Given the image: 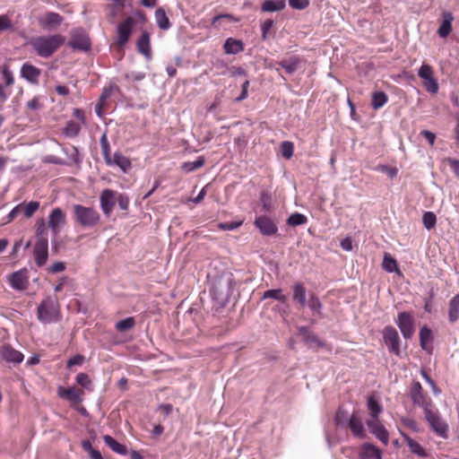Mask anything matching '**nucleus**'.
Listing matches in <instances>:
<instances>
[{
	"label": "nucleus",
	"instance_id": "8",
	"mask_svg": "<svg viewBox=\"0 0 459 459\" xmlns=\"http://www.w3.org/2000/svg\"><path fill=\"white\" fill-rule=\"evenodd\" d=\"M383 339L385 343L388 347L390 353H394L396 356H400V337L398 332L394 326L388 325L383 329Z\"/></svg>",
	"mask_w": 459,
	"mask_h": 459
},
{
	"label": "nucleus",
	"instance_id": "6",
	"mask_svg": "<svg viewBox=\"0 0 459 459\" xmlns=\"http://www.w3.org/2000/svg\"><path fill=\"white\" fill-rule=\"evenodd\" d=\"M135 22L133 17H127L117 25L116 48L121 52V55H124V47L130 39Z\"/></svg>",
	"mask_w": 459,
	"mask_h": 459
},
{
	"label": "nucleus",
	"instance_id": "10",
	"mask_svg": "<svg viewBox=\"0 0 459 459\" xmlns=\"http://www.w3.org/2000/svg\"><path fill=\"white\" fill-rule=\"evenodd\" d=\"M33 256L38 267L46 264L48 259V239L36 240L33 247Z\"/></svg>",
	"mask_w": 459,
	"mask_h": 459
},
{
	"label": "nucleus",
	"instance_id": "21",
	"mask_svg": "<svg viewBox=\"0 0 459 459\" xmlns=\"http://www.w3.org/2000/svg\"><path fill=\"white\" fill-rule=\"evenodd\" d=\"M359 459H382V451L376 446L365 443L360 446Z\"/></svg>",
	"mask_w": 459,
	"mask_h": 459
},
{
	"label": "nucleus",
	"instance_id": "46",
	"mask_svg": "<svg viewBox=\"0 0 459 459\" xmlns=\"http://www.w3.org/2000/svg\"><path fill=\"white\" fill-rule=\"evenodd\" d=\"M205 160L204 157H198L195 161L185 162L182 166L183 169L186 172H191L202 168L204 165Z\"/></svg>",
	"mask_w": 459,
	"mask_h": 459
},
{
	"label": "nucleus",
	"instance_id": "27",
	"mask_svg": "<svg viewBox=\"0 0 459 459\" xmlns=\"http://www.w3.org/2000/svg\"><path fill=\"white\" fill-rule=\"evenodd\" d=\"M293 290V300L297 302L300 307H304L307 305L306 294L307 290L302 282H296L292 286Z\"/></svg>",
	"mask_w": 459,
	"mask_h": 459
},
{
	"label": "nucleus",
	"instance_id": "19",
	"mask_svg": "<svg viewBox=\"0 0 459 459\" xmlns=\"http://www.w3.org/2000/svg\"><path fill=\"white\" fill-rule=\"evenodd\" d=\"M0 355L2 359L11 363H21L24 359L23 354L10 344H4L1 347Z\"/></svg>",
	"mask_w": 459,
	"mask_h": 459
},
{
	"label": "nucleus",
	"instance_id": "22",
	"mask_svg": "<svg viewBox=\"0 0 459 459\" xmlns=\"http://www.w3.org/2000/svg\"><path fill=\"white\" fill-rule=\"evenodd\" d=\"M136 48L139 53L143 55L146 58H151V37L147 31H143L136 42Z\"/></svg>",
	"mask_w": 459,
	"mask_h": 459
},
{
	"label": "nucleus",
	"instance_id": "39",
	"mask_svg": "<svg viewBox=\"0 0 459 459\" xmlns=\"http://www.w3.org/2000/svg\"><path fill=\"white\" fill-rule=\"evenodd\" d=\"M155 19L158 26L161 30H168L170 28V22L162 8H159L155 12Z\"/></svg>",
	"mask_w": 459,
	"mask_h": 459
},
{
	"label": "nucleus",
	"instance_id": "30",
	"mask_svg": "<svg viewBox=\"0 0 459 459\" xmlns=\"http://www.w3.org/2000/svg\"><path fill=\"white\" fill-rule=\"evenodd\" d=\"M401 434L411 453L421 457H426L428 455L425 449L420 446V443L412 439L405 433L401 432Z\"/></svg>",
	"mask_w": 459,
	"mask_h": 459
},
{
	"label": "nucleus",
	"instance_id": "62",
	"mask_svg": "<svg viewBox=\"0 0 459 459\" xmlns=\"http://www.w3.org/2000/svg\"><path fill=\"white\" fill-rule=\"evenodd\" d=\"M420 134L429 143L431 146L434 145L436 140V134L429 130H422Z\"/></svg>",
	"mask_w": 459,
	"mask_h": 459
},
{
	"label": "nucleus",
	"instance_id": "1",
	"mask_svg": "<svg viewBox=\"0 0 459 459\" xmlns=\"http://www.w3.org/2000/svg\"><path fill=\"white\" fill-rule=\"evenodd\" d=\"M65 41L61 34L38 36L32 38L30 45L39 56L48 58L51 56Z\"/></svg>",
	"mask_w": 459,
	"mask_h": 459
},
{
	"label": "nucleus",
	"instance_id": "51",
	"mask_svg": "<svg viewBox=\"0 0 459 459\" xmlns=\"http://www.w3.org/2000/svg\"><path fill=\"white\" fill-rule=\"evenodd\" d=\"M2 74L4 80L5 86L9 87L14 83V77L12 71L9 68V65H4L2 68Z\"/></svg>",
	"mask_w": 459,
	"mask_h": 459
},
{
	"label": "nucleus",
	"instance_id": "61",
	"mask_svg": "<svg viewBox=\"0 0 459 459\" xmlns=\"http://www.w3.org/2000/svg\"><path fill=\"white\" fill-rule=\"evenodd\" d=\"M447 162L454 174L459 178V160L452 158L447 159Z\"/></svg>",
	"mask_w": 459,
	"mask_h": 459
},
{
	"label": "nucleus",
	"instance_id": "13",
	"mask_svg": "<svg viewBox=\"0 0 459 459\" xmlns=\"http://www.w3.org/2000/svg\"><path fill=\"white\" fill-rule=\"evenodd\" d=\"M255 225L260 230V232L265 236H273L276 234L278 230L277 225L270 217L266 215H261L256 217L255 221Z\"/></svg>",
	"mask_w": 459,
	"mask_h": 459
},
{
	"label": "nucleus",
	"instance_id": "41",
	"mask_svg": "<svg viewBox=\"0 0 459 459\" xmlns=\"http://www.w3.org/2000/svg\"><path fill=\"white\" fill-rule=\"evenodd\" d=\"M307 305L314 313H316L318 316H321L323 304L320 301L319 298L315 293H311L309 295V299L307 301Z\"/></svg>",
	"mask_w": 459,
	"mask_h": 459
},
{
	"label": "nucleus",
	"instance_id": "38",
	"mask_svg": "<svg viewBox=\"0 0 459 459\" xmlns=\"http://www.w3.org/2000/svg\"><path fill=\"white\" fill-rule=\"evenodd\" d=\"M388 101V96L384 91L372 93L371 106L374 109L381 108Z\"/></svg>",
	"mask_w": 459,
	"mask_h": 459
},
{
	"label": "nucleus",
	"instance_id": "57",
	"mask_svg": "<svg viewBox=\"0 0 459 459\" xmlns=\"http://www.w3.org/2000/svg\"><path fill=\"white\" fill-rule=\"evenodd\" d=\"M273 25V21L270 20V19L264 21L262 23L261 30H262V37H263L264 39H266L267 33L272 29Z\"/></svg>",
	"mask_w": 459,
	"mask_h": 459
},
{
	"label": "nucleus",
	"instance_id": "60",
	"mask_svg": "<svg viewBox=\"0 0 459 459\" xmlns=\"http://www.w3.org/2000/svg\"><path fill=\"white\" fill-rule=\"evenodd\" d=\"M84 357L81 354H77L67 361V367L71 368L74 365H82L83 363Z\"/></svg>",
	"mask_w": 459,
	"mask_h": 459
},
{
	"label": "nucleus",
	"instance_id": "31",
	"mask_svg": "<svg viewBox=\"0 0 459 459\" xmlns=\"http://www.w3.org/2000/svg\"><path fill=\"white\" fill-rule=\"evenodd\" d=\"M459 319V294L453 297L448 304V320L454 324Z\"/></svg>",
	"mask_w": 459,
	"mask_h": 459
},
{
	"label": "nucleus",
	"instance_id": "16",
	"mask_svg": "<svg viewBox=\"0 0 459 459\" xmlns=\"http://www.w3.org/2000/svg\"><path fill=\"white\" fill-rule=\"evenodd\" d=\"M65 223V213L61 208H55L52 210L48 216V225L54 233L57 235L60 231V227Z\"/></svg>",
	"mask_w": 459,
	"mask_h": 459
},
{
	"label": "nucleus",
	"instance_id": "11",
	"mask_svg": "<svg viewBox=\"0 0 459 459\" xmlns=\"http://www.w3.org/2000/svg\"><path fill=\"white\" fill-rule=\"evenodd\" d=\"M367 425L370 433H372L377 439H379L385 446L388 444L389 434L385 426L381 423L379 419H369L367 420Z\"/></svg>",
	"mask_w": 459,
	"mask_h": 459
},
{
	"label": "nucleus",
	"instance_id": "9",
	"mask_svg": "<svg viewBox=\"0 0 459 459\" xmlns=\"http://www.w3.org/2000/svg\"><path fill=\"white\" fill-rule=\"evenodd\" d=\"M396 324L405 339H409L413 335L414 321L411 313L405 311L399 313Z\"/></svg>",
	"mask_w": 459,
	"mask_h": 459
},
{
	"label": "nucleus",
	"instance_id": "48",
	"mask_svg": "<svg viewBox=\"0 0 459 459\" xmlns=\"http://www.w3.org/2000/svg\"><path fill=\"white\" fill-rule=\"evenodd\" d=\"M264 299H274L276 300H279L282 303H284L287 299L286 296L283 295L281 293V289H276V290H266L264 293V296H263Z\"/></svg>",
	"mask_w": 459,
	"mask_h": 459
},
{
	"label": "nucleus",
	"instance_id": "3",
	"mask_svg": "<svg viewBox=\"0 0 459 459\" xmlns=\"http://www.w3.org/2000/svg\"><path fill=\"white\" fill-rule=\"evenodd\" d=\"M37 317L43 324L56 322L59 319L58 302L50 297L43 299L38 307Z\"/></svg>",
	"mask_w": 459,
	"mask_h": 459
},
{
	"label": "nucleus",
	"instance_id": "42",
	"mask_svg": "<svg viewBox=\"0 0 459 459\" xmlns=\"http://www.w3.org/2000/svg\"><path fill=\"white\" fill-rule=\"evenodd\" d=\"M135 325V319L133 316L126 317L123 320L118 321L115 328L117 332L124 333L126 332Z\"/></svg>",
	"mask_w": 459,
	"mask_h": 459
},
{
	"label": "nucleus",
	"instance_id": "14",
	"mask_svg": "<svg viewBox=\"0 0 459 459\" xmlns=\"http://www.w3.org/2000/svg\"><path fill=\"white\" fill-rule=\"evenodd\" d=\"M39 26L43 29L51 30L60 26L64 22V17L55 12H47L38 20Z\"/></svg>",
	"mask_w": 459,
	"mask_h": 459
},
{
	"label": "nucleus",
	"instance_id": "50",
	"mask_svg": "<svg viewBox=\"0 0 459 459\" xmlns=\"http://www.w3.org/2000/svg\"><path fill=\"white\" fill-rule=\"evenodd\" d=\"M76 383L86 389H91V380L86 373H79L76 376Z\"/></svg>",
	"mask_w": 459,
	"mask_h": 459
},
{
	"label": "nucleus",
	"instance_id": "64",
	"mask_svg": "<svg viewBox=\"0 0 459 459\" xmlns=\"http://www.w3.org/2000/svg\"><path fill=\"white\" fill-rule=\"evenodd\" d=\"M56 92L61 96H67L70 93L68 87L65 85H57L55 88Z\"/></svg>",
	"mask_w": 459,
	"mask_h": 459
},
{
	"label": "nucleus",
	"instance_id": "5",
	"mask_svg": "<svg viewBox=\"0 0 459 459\" xmlns=\"http://www.w3.org/2000/svg\"><path fill=\"white\" fill-rule=\"evenodd\" d=\"M410 396L414 405L420 407L423 412L434 408L431 398L424 392L420 382H413L410 387Z\"/></svg>",
	"mask_w": 459,
	"mask_h": 459
},
{
	"label": "nucleus",
	"instance_id": "40",
	"mask_svg": "<svg viewBox=\"0 0 459 459\" xmlns=\"http://www.w3.org/2000/svg\"><path fill=\"white\" fill-rule=\"evenodd\" d=\"M382 266L384 270H385L388 273L397 272L400 273V270L398 269L396 260L387 253H385L384 255Z\"/></svg>",
	"mask_w": 459,
	"mask_h": 459
},
{
	"label": "nucleus",
	"instance_id": "28",
	"mask_svg": "<svg viewBox=\"0 0 459 459\" xmlns=\"http://www.w3.org/2000/svg\"><path fill=\"white\" fill-rule=\"evenodd\" d=\"M223 48L226 54L236 55L244 50V43L241 40L228 38Z\"/></svg>",
	"mask_w": 459,
	"mask_h": 459
},
{
	"label": "nucleus",
	"instance_id": "58",
	"mask_svg": "<svg viewBox=\"0 0 459 459\" xmlns=\"http://www.w3.org/2000/svg\"><path fill=\"white\" fill-rule=\"evenodd\" d=\"M241 225H242V221H238V222H222V223H220L219 227H220V229H221L223 230H235V229H238Z\"/></svg>",
	"mask_w": 459,
	"mask_h": 459
},
{
	"label": "nucleus",
	"instance_id": "29",
	"mask_svg": "<svg viewBox=\"0 0 459 459\" xmlns=\"http://www.w3.org/2000/svg\"><path fill=\"white\" fill-rule=\"evenodd\" d=\"M443 18L444 20L437 30V33L439 37L445 39L452 31V22L454 20V17L451 13L446 12L443 13Z\"/></svg>",
	"mask_w": 459,
	"mask_h": 459
},
{
	"label": "nucleus",
	"instance_id": "25",
	"mask_svg": "<svg viewBox=\"0 0 459 459\" xmlns=\"http://www.w3.org/2000/svg\"><path fill=\"white\" fill-rule=\"evenodd\" d=\"M349 427L354 436L360 438L365 437V429L362 420L356 413H352L349 421Z\"/></svg>",
	"mask_w": 459,
	"mask_h": 459
},
{
	"label": "nucleus",
	"instance_id": "32",
	"mask_svg": "<svg viewBox=\"0 0 459 459\" xmlns=\"http://www.w3.org/2000/svg\"><path fill=\"white\" fill-rule=\"evenodd\" d=\"M103 440L105 444L115 453L119 455H126L127 454V448L125 445L120 444L117 442L114 437H112L109 435L103 436Z\"/></svg>",
	"mask_w": 459,
	"mask_h": 459
},
{
	"label": "nucleus",
	"instance_id": "54",
	"mask_svg": "<svg viewBox=\"0 0 459 459\" xmlns=\"http://www.w3.org/2000/svg\"><path fill=\"white\" fill-rule=\"evenodd\" d=\"M12 27L11 19L7 15H0V31L9 30Z\"/></svg>",
	"mask_w": 459,
	"mask_h": 459
},
{
	"label": "nucleus",
	"instance_id": "35",
	"mask_svg": "<svg viewBox=\"0 0 459 459\" xmlns=\"http://www.w3.org/2000/svg\"><path fill=\"white\" fill-rule=\"evenodd\" d=\"M21 213H23L25 218H30L39 208V203L31 201L28 204L22 203L18 204Z\"/></svg>",
	"mask_w": 459,
	"mask_h": 459
},
{
	"label": "nucleus",
	"instance_id": "53",
	"mask_svg": "<svg viewBox=\"0 0 459 459\" xmlns=\"http://www.w3.org/2000/svg\"><path fill=\"white\" fill-rule=\"evenodd\" d=\"M291 8L297 10H304L309 5V0H289Z\"/></svg>",
	"mask_w": 459,
	"mask_h": 459
},
{
	"label": "nucleus",
	"instance_id": "59",
	"mask_svg": "<svg viewBox=\"0 0 459 459\" xmlns=\"http://www.w3.org/2000/svg\"><path fill=\"white\" fill-rule=\"evenodd\" d=\"M65 270V264L64 262H56L48 268V271L52 273H61Z\"/></svg>",
	"mask_w": 459,
	"mask_h": 459
},
{
	"label": "nucleus",
	"instance_id": "63",
	"mask_svg": "<svg viewBox=\"0 0 459 459\" xmlns=\"http://www.w3.org/2000/svg\"><path fill=\"white\" fill-rule=\"evenodd\" d=\"M73 115L74 117H76L82 124L86 123V117L84 111L81 108H74L73 111Z\"/></svg>",
	"mask_w": 459,
	"mask_h": 459
},
{
	"label": "nucleus",
	"instance_id": "23",
	"mask_svg": "<svg viewBox=\"0 0 459 459\" xmlns=\"http://www.w3.org/2000/svg\"><path fill=\"white\" fill-rule=\"evenodd\" d=\"M299 332L301 335H303L304 342L307 343L310 347L316 346L320 348L326 347L325 342L319 339V337L313 333H310L308 329L305 326H302L299 329Z\"/></svg>",
	"mask_w": 459,
	"mask_h": 459
},
{
	"label": "nucleus",
	"instance_id": "37",
	"mask_svg": "<svg viewBox=\"0 0 459 459\" xmlns=\"http://www.w3.org/2000/svg\"><path fill=\"white\" fill-rule=\"evenodd\" d=\"M368 409L371 419H379L378 416L383 411L382 405L373 395L368 398Z\"/></svg>",
	"mask_w": 459,
	"mask_h": 459
},
{
	"label": "nucleus",
	"instance_id": "43",
	"mask_svg": "<svg viewBox=\"0 0 459 459\" xmlns=\"http://www.w3.org/2000/svg\"><path fill=\"white\" fill-rule=\"evenodd\" d=\"M81 131V125L78 122L70 120L66 123L64 128V134L69 137H74L79 134Z\"/></svg>",
	"mask_w": 459,
	"mask_h": 459
},
{
	"label": "nucleus",
	"instance_id": "47",
	"mask_svg": "<svg viewBox=\"0 0 459 459\" xmlns=\"http://www.w3.org/2000/svg\"><path fill=\"white\" fill-rule=\"evenodd\" d=\"M422 221L426 229L431 230L437 223V216L432 212H426L422 216Z\"/></svg>",
	"mask_w": 459,
	"mask_h": 459
},
{
	"label": "nucleus",
	"instance_id": "33",
	"mask_svg": "<svg viewBox=\"0 0 459 459\" xmlns=\"http://www.w3.org/2000/svg\"><path fill=\"white\" fill-rule=\"evenodd\" d=\"M300 63L299 56H292L290 59H284L278 62V65L283 68L287 74H292L298 69V65Z\"/></svg>",
	"mask_w": 459,
	"mask_h": 459
},
{
	"label": "nucleus",
	"instance_id": "49",
	"mask_svg": "<svg viewBox=\"0 0 459 459\" xmlns=\"http://www.w3.org/2000/svg\"><path fill=\"white\" fill-rule=\"evenodd\" d=\"M281 152L282 157L289 160L293 156L294 144L292 142L284 141L281 143Z\"/></svg>",
	"mask_w": 459,
	"mask_h": 459
},
{
	"label": "nucleus",
	"instance_id": "45",
	"mask_svg": "<svg viewBox=\"0 0 459 459\" xmlns=\"http://www.w3.org/2000/svg\"><path fill=\"white\" fill-rule=\"evenodd\" d=\"M37 240L48 239V230L44 219H39L36 222Z\"/></svg>",
	"mask_w": 459,
	"mask_h": 459
},
{
	"label": "nucleus",
	"instance_id": "34",
	"mask_svg": "<svg viewBox=\"0 0 459 459\" xmlns=\"http://www.w3.org/2000/svg\"><path fill=\"white\" fill-rule=\"evenodd\" d=\"M285 0H265L261 6L263 12H276L285 8Z\"/></svg>",
	"mask_w": 459,
	"mask_h": 459
},
{
	"label": "nucleus",
	"instance_id": "15",
	"mask_svg": "<svg viewBox=\"0 0 459 459\" xmlns=\"http://www.w3.org/2000/svg\"><path fill=\"white\" fill-rule=\"evenodd\" d=\"M11 287L17 290H24L28 287V272L26 269H22L13 273L8 277Z\"/></svg>",
	"mask_w": 459,
	"mask_h": 459
},
{
	"label": "nucleus",
	"instance_id": "56",
	"mask_svg": "<svg viewBox=\"0 0 459 459\" xmlns=\"http://www.w3.org/2000/svg\"><path fill=\"white\" fill-rule=\"evenodd\" d=\"M117 202H118V205H119L120 209H122L124 211H126L128 209L129 198L126 195L119 194L117 196Z\"/></svg>",
	"mask_w": 459,
	"mask_h": 459
},
{
	"label": "nucleus",
	"instance_id": "52",
	"mask_svg": "<svg viewBox=\"0 0 459 459\" xmlns=\"http://www.w3.org/2000/svg\"><path fill=\"white\" fill-rule=\"evenodd\" d=\"M401 422H402L403 426L411 429L412 431H414V432L419 431V425L415 420H413L411 418H408V417H403L401 419Z\"/></svg>",
	"mask_w": 459,
	"mask_h": 459
},
{
	"label": "nucleus",
	"instance_id": "2",
	"mask_svg": "<svg viewBox=\"0 0 459 459\" xmlns=\"http://www.w3.org/2000/svg\"><path fill=\"white\" fill-rule=\"evenodd\" d=\"M74 221L84 229H91L97 226L100 221L99 212L93 207L82 204L73 205Z\"/></svg>",
	"mask_w": 459,
	"mask_h": 459
},
{
	"label": "nucleus",
	"instance_id": "18",
	"mask_svg": "<svg viewBox=\"0 0 459 459\" xmlns=\"http://www.w3.org/2000/svg\"><path fill=\"white\" fill-rule=\"evenodd\" d=\"M40 75L41 70L30 63H24L21 68V76L32 84L39 83Z\"/></svg>",
	"mask_w": 459,
	"mask_h": 459
},
{
	"label": "nucleus",
	"instance_id": "24",
	"mask_svg": "<svg viewBox=\"0 0 459 459\" xmlns=\"http://www.w3.org/2000/svg\"><path fill=\"white\" fill-rule=\"evenodd\" d=\"M432 338V331L429 327L423 326L420 331V344L422 350L429 354L433 352V346L430 343Z\"/></svg>",
	"mask_w": 459,
	"mask_h": 459
},
{
	"label": "nucleus",
	"instance_id": "44",
	"mask_svg": "<svg viewBox=\"0 0 459 459\" xmlns=\"http://www.w3.org/2000/svg\"><path fill=\"white\" fill-rule=\"evenodd\" d=\"M307 222V216L299 212L292 213L287 220V223L292 227L303 225L306 224Z\"/></svg>",
	"mask_w": 459,
	"mask_h": 459
},
{
	"label": "nucleus",
	"instance_id": "26",
	"mask_svg": "<svg viewBox=\"0 0 459 459\" xmlns=\"http://www.w3.org/2000/svg\"><path fill=\"white\" fill-rule=\"evenodd\" d=\"M117 166L123 172H128L132 168L131 160L128 157L120 152H115L111 159V166Z\"/></svg>",
	"mask_w": 459,
	"mask_h": 459
},
{
	"label": "nucleus",
	"instance_id": "36",
	"mask_svg": "<svg viewBox=\"0 0 459 459\" xmlns=\"http://www.w3.org/2000/svg\"><path fill=\"white\" fill-rule=\"evenodd\" d=\"M100 142L104 160L108 166H111V159L113 156H111L110 145L106 133L101 135Z\"/></svg>",
	"mask_w": 459,
	"mask_h": 459
},
{
	"label": "nucleus",
	"instance_id": "20",
	"mask_svg": "<svg viewBox=\"0 0 459 459\" xmlns=\"http://www.w3.org/2000/svg\"><path fill=\"white\" fill-rule=\"evenodd\" d=\"M69 46L82 51H87L91 48V40L87 35L82 32H74L72 35Z\"/></svg>",
	"mask_w": 459,
	"mask_h": 459
},
{
	"label": "nucleus",
	"instance_id": "55",
	"mask_svg": "<svg viewBox=\"0 0 459 459\" xmlns=\"http://www.w3.org/2000/svg\"><path fill=\"white\" fill-rule=\"evenodd\" d=\"M27 108L31 110H38L42 108V104L40 103L39 97H34L31 100L28 101L26 104Z\"/></svg>",
	"mask_w": 459,
	"mask_h": 459
},
{
	"label": "nucleus",
	"instance_id": "17",
	"mask_svg": "<svg viewBox=\"0 0 459 459\" xmlns=\"http://www.w3.org/2000/svg\"><path fill=\"white\" fill-rule=\"evenodd\" d=\"M57 394L59 397L68 400L72 403H82L84 392L82 389L75 387L65 388L59 386L57 389Z\"/></svg>",
	"mask_w": 459,
	"mask_h": 459
},
{
	"label": "nucleus",
	"instance_id": "4",
	"mask_svg": "<svg viewBox=\"0 0 459 459\" xmlns=\"http://www.w3.org/2000/svg\"><path fill=\"white\" fill-rule=\"evenodd\" d=\"M425 419L429 424L431 430L438 437L446 439L448 437L449 427L444 420L437 410H431L424 413Z\"/></svg>",
	"mask_w": 459,
	"mask_h": 459
},
{
	"label": "nucleus",
	"instance_id": "7",
	"mask_svg": "<svg viewBox=\"0 0 459 459\" xmlns=\"http://www.w3.org/2000/svg\"><path fill=\"white\" fill-rule=\"evenodd\" d=\"M418 75L423 80V86L428 92L431 94L437 93L439 86L437 79L434 77V70L431 65L423 64L418 71Z\"/></svg>",
	"mask_w": 459,
	"mask_h": 459
},
{
	"label": "nucleus",
	"instance_id": "12",
	"mask_svg": "<svg viewBox=\"0 0 459 459\" xmlns=\"http://www.w3.org/2000/svg\"><path fill=\"white\" fill-rule=\"evenodd\" d=\"M117 192L108 188L102 190L100 196V208L106 216H109L116 204Z\"/></svg>",
	"mask_w": 459,
	"mask_h": 459
}]
</instances>
